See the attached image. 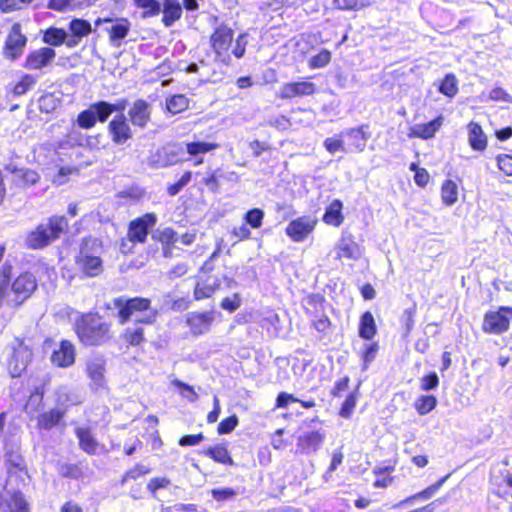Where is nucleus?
<instances>
[{"label": "nucleus", "mask_w": 512, "mask_h": 512, "mask_svg": "<svg viewBox=\"0 0 512 512\" xmlns=\"http://www.w3.org/2000/svg\"><path fill=\"white\" fill-rule=\"evenodd\" d=\"M349 139L348 148L353 152H362L366 146L367 136L363 127L351 128L342 133Z\"/></svg>", "instance_id": "e433bc0d"}, {"label": "nucleus", "mask_w": 512, "mask_h": 512, "mask_svg": "<svg viewBox=\"0 0 512 512\" xmlns=\"http://www.w3.org/2000/svg\"><path fill=\"white\" fill-rule=\"evenodd\" d=\"M74 434L79 448L87 455H96L104 446L96 439L90 427H76Z\"/></svg>", "instance_id": "412c9836"}, {"label": "nucleus", "mask_w": 512, "mask_h": 512, "mask_svg": "<svg viewBox=\"0 0 512 512\" xmlns=\"http://www.w3.org/2000/svg\"><path fill=\"white\" fill-rule=\"evenodd\" d=\"M6 468L9 473L20 471L26 472V464L22 455L18 452L9 451L6 453Z\"/></svg>", "instance_id": "09e8293b"}, {"label": "nucleus", "mask_w": 512, "mask_h": 512, "mask_svg": "<svg viewBox=\"0 0 512 512\" xmlns=\"http://www.w3.org/2000/svg\"><path fill=\"white\" fill-rule=\"evenodd\" d=\"M133 4L142 9L141 17L143 19L158 16L161 12V4L158 0H132Z\"/></svg>", "instance_id": "c03bdc74"}, {"label": "nucleus", "mask_w": 512, "mask_h": 512, "mask_svg": "<svg viewBox=\"0 0 512 512\" xmlns=\"http://www.w3.org/2000/svg\"><path fill=\"white\" fill-rule=\"evenodd\" d=\"M219 249H216L200 268V274L205 277H211V284H217L216 292L229 290L237 285L232 271H222L215 263V258L219 255Z\"/></svg>", "instance_id": "0eeeda50"}, {"label": "nucleus", "mask_w": 512, "mask_h": 512, "mask_svg": "<svg viewBox=\"0 0 512 512\" xmlns=\"http://www.w3.org/2000/svg\"><path fill=\"white\" fill-rule=\"evenodd\" d=\"M437 397L433 394H422L414 401V408L418 415L424 416L433 411L437 406Z\"/></svg>", "instance_id": "58836bf2"}, {"label": "nucleus", "mask_w": 512, "mask_h": 512, "mask_svg": "<svg viewBox=\"0 0 512 512\" xmlns=\"http://www.w3.org/2000/svg\"><path fill=\"white\" fill-rule=\"evenodd\" d=\"M66 412L65 408L59 407L42 411L36 417V428L38 430H52L63 422Z\"/></svg>", "instance_id": "5701e85b"}, {"label": "nucleus", "mask_w": 512, "mask_h": 512, "mask_svg": "<svg viewBox=\"0 0 512 512\" xmlns=\"http://www.w3.org/2000/svg\"><path fill=\"white\" fill-rule=\"evenodd\" d=\"M230 237L234 243H238L240 241L250 239L251 231L246 224H242L231 229Z\"/></svg>", "instance_id": "774afa93"}, {"label": "nucleus", "mask_w": 512, "mask_h": 512, "mask_svg": "<svg viewBox=\"0 0 512 512\" xmlns=\"http://www.w3.org/2000/svg\"><path fill=\"white\" fill-rule=\"evenodd\" d=\"M87 377L98 387H103L106 379V360L103 357L89 359L85 365Z\"/></svg>", "instance_id": "a878e982"}, {"label": "nucleus", "mask_w": 512, "mask_h": 512, "mask_svg": "<svg viewBox=\"0 0 512 512\" xmlns=\"http://www.w3.org/2000/svg\"><path fill=\"white\" fill-rule=\"evenodd\" d=\"M68 29L70 32L66 42L68 48L76 47L84 37H87L92 32L90 22L82 18H73L68 24Z\"/></svg>", "instance_id": "b1692460"}, {"label": "nucleus", "mask_w": 512, "mask_h": 512, "mask_svg": "<svg viewBox=\"0 0 512 512\" xmlns=\"http://www.w3.org/2000/svg\"><path fill=\"white\" fill-rule=\"evenodd\" d=\"M201 454L209 457L214 462L224 466H234L235 462L225 443L210 446L201 451Z\"/></svg>", "instance_id": "c756f323"}, {"label": "nucleus", "mask_w": 512, "mask_h": 512, "mask_svg": "<svg viewBox=\"0 0 512 512\" xmlns=\"http://www.w3.org/2000/svg\"><path fill=\"white\" fill-rule=\"evenodd\" d=\"M37 83V77L32 74H23L10 88L13 96L19 97L26 94Z\"/></svg>", "instance_id": "a19ab883"}, {"label": "nucleus", "mask_w": 512, "mask_h": 512, "mask_svg": "<svg viewBox=\"0 0 512 512\" xmlns=\"http://www.w3.org/2000/svg\"><path fill=\"white\" fill-rule=\"evenodd\" d=\"M215 322V312L209 311H193L185 316V324L189 334L194 337H200L210 332Z\"/></svg>", "instance_id": "f8f14e48"}, {"label": "nucleus", "mask_w": 512, "mask_h": 512, "mask_svg": "<svg viewBox=\"0 0 512 512\" xmlns=\"http://www.w3.org/2000/svg\"><path fill=\"white\" fill-rule=\"evenodd\" d=\"M317 92V85L309 78H301L282 84L277 94L280 100H292L295 98L311 97Z\"/></svg>", "instance_id": "9b49d317"}, {"label": "nucleus", "mask_w": 512, "mask_h": 512, "mask_svg": "<svg viewBox=\"0 0 512 512\" xmlns=\"http://www.w3.org/2000/svg\"><path fill=\"white\" fill-rule=\"evenodd\" d=\"M189 99L184 94H175L166 100V108L171 114H179L189 107Z\"/></svg>", "instance_id": "a18cd8bd"}, {"label": "nucleus", "mask_w": 512, "mask_h": 512, "mask_svg": "<svg viewBox=\"0 0 512 512\" xmlns=\"http://www.w3.org/2000/svg\"><path fill=\"white\" fill-rule=\"evenodd\" d=\"M351 379L348 375H345L339 379H337L333 387L331 388L329 394L332 398H339L342 396V393L348 390L350 386Z\"/></svg>", "instance_id": "e2e57ef3"}, {"label": "nucleus", "mask_w": 512, "mask_h": 512, "mask_svg": "<svg viewBox=\"0 0 512 512\" xmlns=\"http://www.w3.org/2000/svg\"><path fill=\"white\" fill-rule=\"evenodd\" d=\"M512 319V308L501 307L496 312L485 315L484 330L490 333L500 334L508 330Z\"/></svg>", "instance_id": "f3484780"}, {"label": "nucleus", "mask_w": 512, "mask_h": 512, "mask_svg": "<svg viewBox=\"0 0 512 512\" xmlns=\"http://www.w3.org/2000/svg\"><path fill=\"white\" fill-rule=\"evenodd\" d=\"M331 52L327 49H321L316 55H313L308 61L310 69H320L326 67L331 62Z\"/></svg>", "instance_id": "3c124183"}, {"label": "nucleus", "mask_w": 512, "mask_h": 512, "mask_svg": "<svg viewBox=\"0 0 512 512\" xmlns=\"http://www.w3.org/2000/svg\"><path fill=\"white\" fill-rule=\"evenodd\" d=\"M361 249L356 242L355 237L351 233H343L338 244L336 245L335 259L342 261L344 259L357 260L360 256Z\"/></svg>", "instance_id": "aec40b11"}, {"label": "nucleus", "mask_w": 512, "mask_h": 512, "mask_svg": "<svg viewBox=\"0 0 512 512\" xmlns=\"http://www.w3.org/2000/svg\"><path fill=\"white\" fill-rule=\"evenodd\" d=\"M42 41L48 47L54 49V47H60L63 44L66 45L68 33L64 28L50 26L42 32Z\"/></svg>", "instance_id": "f704fd0d"}, {"label": "nucleus", "mask_w": 512, "mask_h": 512, "mask_svg": "<svg viewBox=\"0 0 512 512\" xmlns=\"http://www.w3.org/2000/svg\"><path fill=\"white\" fill-rule=\"evenodd\" d=\"M311 326L320 334L326 335L333 327L331 319L327 315H322L311 322Z\"/></svg>", "instance_id": "338daca9"}, {"label": "nucleus", "mask_w": 512, "mask_h": 512, "mask_svg": "<svg viewBox=\"0 0 512 512\" xmlns=\"http://www.w3.org/2000/svg\"><path fill=\"white\" fill-rule=\"evenodd\" d=\"M28 38L22 33V26L15 22L6 37L2 53L5 59L15 61L20 58L27 45Z\"/></svg>", "instance_id": "9d476101"}, {"label": "nucleus", "mask_w": 512, "mask_h": 512, "mask_svg": "<svg viewBox=\"0 0 512 512\" xmlns=\"http://www.w3.org/2000/svg\"><path fill=\"white\" fill-rule=\"evenodd\" d=\"M443 121H444L443 116L439 115L427 123L416 124L409 129L408 137L410 139H412V138H419L422 140L432 139V138H434L436 133L442 127Z\"/></svg>", "instance_id": "393cba45"}, {"label": "nucleus", "mask_w": 512, "mask_h": 512, "mask_svg": "<svg viewBox=\"0 0 512 512\" xmlns=\"http://www.w3.org/2000/svg\"><path fill=\"white\" fill-rule=\"evenodd\" d=\"M60 474L69 479H78L83 476V470L78 463H66L62 465Z\"/></svg>", "instance_id": "052dcab7"}, {"label": "nucleus", "mask_w": 512, "mask_h": 512, "mask_svg": "<svg viewBox=\"0 0 512 512\" xmlns=\"http://www.w3.org/2000/svg\"><path fill=\"white\" fill-rule=\"evenodd\" d=\"M111 141L115 145H124L133 138V131L123 113L114 116L107 125Z\"/></svg>", "instance_id": "2eb2a0df"}, {"label": "nucleus", "mask_w": 512, "mask_h": 512, "mask_svg": "<svg viewBox=\"0 0 512 512\" xmlns=\"http://www.w3.org/2000/svg\"><path fill=\"white\" fill-rule=\"evenodd\" d=\"M39 110L49 114L55 111L59 105V99L53 93H45L38 100Z\"/></svg>", "instance_id": "603ef678"}, {"label": "nucleus", "mask_w": 512, "mask_h": 512, "mask_svg": "<svg viewBox=\"0 0 512 512\" xmlns=\"http://www.w3.org/2000/svg\"><path fill=\"white\" fill-rule=\"evenodd\" d=\"M438 91L448 98H453L458 93V81L453 73H448L440 81Z\"/></svg>", "instance_id": "49530a36"}, {"label": "nucleus", "mask_w": 512, "mask_h": 512, "mask_svg": "<svg viewBox=\"0 0 512 512\" xmlns=\"http://www.w3.org/2000/svg\"><path fill=\"white\" fill-rule=\"evenodd\" d=\"M97 239L86 236L80 242L79 252L75 256V265L84 278L98 277L103 272V260L98 255H93L89 249L96 244Z\"/></svg>", "instance_id": "20e7f679"}, {"label": "nucleus", "mask_w": 512, "mask_h": 512, "mask_svg": "<svg viewBox=\"0 0 512 512\" xmlns=\"http://www.w3.org/2000/svg\"><path fill=\"white\" fill-rule=\"evenodd\" d=\"M378 333V327L371 311H365L360 315L358 335L361 339L371 341Z\"/></svg>", "instance_id": "2f4dec72"}, {"label": "nucleus", "mask_w": 512, "mask_h": 512, "mask_svg": "<svg viewBox=\"0 0 512 512\" xmlns=\"http://www.w3.org/2000/svg\"><path fill=\"white\" fill-rule=\"evenodd\" d=\"M101 102L92 103L88 109L81 111L77 115V125L79 128L89 130L95 127L97 122L104 123L107 121L105 113H101Z\"/></svg>", "instance_id": "4be33fe9"}, {"label": "nucleus", "mask_w": 512, "mask_h": 512, "mask_svg": "<svg viewBox=\"0 0 512 512\" xmlns=\"http://www.w3.org/2000/svg\"><path fill=\"white\" fill-rule=\"evenodd\" d=\"M152 240L161 244L164 257H171L173 248L178 242V235L172 227H165L156 230L152 234Z\"/></svg>", "instance_id": "cd10ccee"}, {"label": "nucleus", "mask_w": 512, "mask_h": 512, "mask_svg": "<svg viewBox=\"0 0 512 512\" xmlns=\"http://www.w3.org/2000/svg\"><path fill=\"white\" fill-rule=\"evenodd\" d=\"M245 224L253 229H258L263 224L264 212L260 208L249 209L243 216Z\"/></svg>", "instance_id": "864d4df0"}, {"label": "nucleus", "mask_w": 512, "mask_h": 512, "mask_svg": "<svg viewBox=\"0 0 512 512\" xmlns=\"http://www.w3.org/2000/svg\"><path fill=\"white\" fill-rule=\"evenodd\" d=\"M131 30V22L128 18H117L112 22L111 27L106 29L110 43L115 47H120L122 40H124Z\"/></svg>", "instance_id": "bb28decb"}, {"label": "nucleus", "mask_w": 512, "mask_h": 512, "mask_svg": "<svg viewBox=\"0 0 512 512\" xmlns=\"http://www.w3.org/2000/svg\"><path fill=\"white\" fill-rule=\"evenodd\" d=\"M410 171L414 172V182L420 188H425L430 182V174L426 168L419 167L413 162L409 165Z\"/></svg>", "instance_id": "5fc2aeb1"}, {"label": "nucleus", "mask_w": 512, "mask_h": 512, "mask_svg": "<svg viewBox=\"0 0 512 512\" xmlns=\"http://www.w3.org/2000/svg\"><path fill=\"white\" fill-rule=\"evenodd\" d=\"M171 481L167 477H154L147 483V490L151 495H155L160 489H166L170 486Z\"/></svg>", "instance_id": "69168bd1"}, {"label": "nucleus", "mask_w": 512, "mask_h": 512, "mask_svg": "<svg viewBox=\"0 0 512 512\" xmlns=\"http://www.w3.org/2000/svg\"><path fill=\"white\" fill-rule=\"evenodd\" d=\"M304 311L306 315L314 316L321 312H324L326 298L321 293L308 294L304 299Z\"/></svg>", "instance_id": "c9c22d12"}, {"label": "nucleus", "mask_w": 512, "mask_h": 512, "mask_svg": "<svg viewBox=\"0 0 512 512\" xmlns=\"http://www.w3.org/2000/svg\"><path fill=\"white\" fill-rule=\"evenodd\" d=\"M373 0H333V9L340 11H359L371 6Z\"/></svg>", "instance_id": "37998d69"}, {"label": "nucleus", "mask_w": 512, "mask_h": 512, "mask_svg": "<svg viewBox=\"0 0 512 512\" xmlns=\"http://www.w3.org/2000/svg\"><path fill=\"white\" fill-rule=\"evenodd\" d=\"M157 311L136 319L135 325L126 327L120 334V339L127 349L143 346L147 342L143 326L153 325L157 319Z\"/></svg>", "instance_id": "6e6552de"}, {"label": "nucleus", "mask_w": 512, "mask_h": 512, "mask_svg": "<svg viewBox=\"0 0 512 512\" xmlns=\"http://www.w3.org/2000/svg\"><path fill=\"white\" fill-rule=\"evenodd\" d=\"M468 140L474 150H480V125L477 122H470L467 125Z\"/></svg>", "instance_id": "680f3d73"}, {"label": "nucleus", "mask_w": 512, "mask_h": 512, "mask_svg": "<svg viewBox=\"0 0 512 512\" xmlns=\"http://www.w3.org/2000/svg\"><path fill=\"white\" fill-rule=\"evenodd\" d=\"M73 332L83 347H102L114 339L113 325L97 311L79 313L73 322Z\"/></svg>", "instance_id": "f257e3e1"}, {"label": "nucleus", "mask_w": 512, "mask_h": 512, "mask_svg": "<svg viewBox=\"0 0 512 512\" xmlns=\"http://www.w3.org/2000/svg\"><path fill=\"white\" fill-rule=\"evenodd\" d=\"M191 178V171L184 172L178 181L167 186V194L169 196H176L190 182Z\"/></svg>", "instance_id": "13d9d810"}, {"label": "nucleus", "mask_w": 512, "mask_h": 512, "mask_svg": "<svg viewBox=\"0 0 512 512\" xmlns=\"http://www.w3.org/2000/svg\"><path fill=\"white\" fill-rule=\"evenodd\" d=\"M210 281L211 277L200 274L193 288V299L195 301L212 298L217 293V284H211Z\"/></svg>", "instance_id": "72a5a7b5"}, {"label": "nucleus", "mask_w": 512, "mask_h": 512, "mask_svg": "<svg viewBox=\"0 0 512 512\" xmlns=\"http://www.w3.org/2000/svg\"><path fill=\"white\" fill-rule=\"evenodd\" d=\"M157 221V215L153 212H147L132 219L127 226V239L133 244H144Z\"/></svg>", "instance_id": "1a4fd4ad"}, {"label": "nucleus", "mask_w": 512, "mask_h": 512, "mask_svg": "<svg viewBox=\"0 0 512 512\" xmlns=\"http://www.w3.org/2000/svg\"><path fill=\"white\" fill-rule=\"evenodd\" d=\"M162 23L165 27L172 26L181 19L183 9L178 0H163Z\"/></svg>", "instance_id": "473e14b6"}, {"label": "nucleus", "mask_w": 512, "mask_h": 512, "mask_svg": "<svg viewBox=\"0 0 512 512\" xmlns=\"http://www.w3.org/2000/svg\"><path fill=\"white\" fill-rule=\"evenodd\" d=\"M318 220L303 215L291 220L285 228L286 235L294 242H302L315 230Z\"/></svg>", "instance_id": "ddd939ff"}, {"label": "nucleus", "mask_w": 512, "mask_h": 512, "mask_svg": "<svg viewBox=\"0 0 512 512\" xmlns=\"http://www.w3.org/2000/svg\"><path fill=\"white\" fill-rule=\"evenodd\" d=\"M100 102H101L100 112L105 113L107 120L112 115V113L115 111L123 113V111L126 107V104H127L125 99H121V100L117 101L116 103H110V102L103 101V100H100Z\"/></svg>", "instance_id": "bf43d9fd"}, {"label": "nucleus", "mask_w": 512, "mask_h": 512, "mask_svg": "<svg viewBox=\"0 0 512 512\" xmlns=\"http://www.w3.org/2000/svg\"><path fill=\"white\" fill-rule=\"evenodd\" d=\"M152 469L142 463H136L133 467L126 470L120 479V484L124 485L130 480H136L140 477L148 475Z\"/></svg>", "instance_id": "de8ad7c7"}, {"label": "nucleus", "mask_w": 512, "mask_h": 512, "mask_svg": "<svg viewBox=\"0 0 512 512\" xmlns=\"http://www.w3.org/2000/svg\"><path fill=\"white\" fill-rule=\"evenodd\" d=\"M233 40L234 31L225 23L215 27L209 37L210 47L216 59H219L225 65L230 63L229 51Z\"/></svg>", "instance_id": "423d86ee"}, {"label": "nucleus", "mask_w": 512, "mask_h": 512, "mask_svg": "<svg viewBox=\"0 0 512 512\" xmlns=\"http://www.w3.org/2000/svg\"><path fill=\"white\" fill-rule=\"evenodd\" d=\"M439 377L435 371H431L423 375L419 380V388L421 391H432L439 386Z\"/></svg>", "instance_id": "4d7b16f0"}, {"label": "nucleus", "mask_w": 512, "mask_h": 512, "mask_svg": "<svg viewBox=\"0 0 512 512\" xmlns=\"http://www.w3.org/2000/svg\"><path fill=\"white\" fill-rule=\"evenodd\" d=\"M114 308L117 310L116 317L120 324H126L137 314H149L154 312L150 298L135 296H118L112 300Z\"/></svg>", "instance_id": "7ed1b4c3"}, {"label": "nucleus", "mask_w": 512, "mask_h": 512, "mask_svg": "<svg viewBox=\"0 0 512 512\" xmlns=\"http://www.w3.org/2000/svg\"><path fill=\"white\" fill-rule=\"evenodd\" d=\"M441 200L445 206H452L458 200V186L452 179H446L441 185Z\"/></svg>", "instance_id": "79ce46f5"}, {"label": "nucleus", "mask_w": 512, "mask_h": 512, "mask_svg": "<svg viewBox=\"0 0 512 512\" xmlns=\"http://www.w3.org/2000/svg\"><path fill=\"white\" fill-rule=\"evenodd\" d=\"M76 347L72 341L62 339L59 346L51 354V362L58 368H68L74 365L76 361Z\"/></svg>", "instance_id": "a211bd4d"}, {"label": "nucleus", "mask_w": 512, "mask_h": 512, "mask_svg": "<svg viewBox=\"0 0 512 512\" xmlns=\"http://www.w3.org/2000/svg\"><path fill=\"white\" fill-rule=\"evenodd\" d=\"M359 396L360 393L358 386L346 395L338 410V415L341 418L350 419L352 417L357 406Z\"/></svg>", "instance_id": "4c0bfd02"}, {"label": "nucleus", "mask_w": 512, "mask_h": 512, "mask_svg": "<svg viewBox=\"0 0 512 512\" xmlns=\"http://www.w3.org/2000/svg\"><path fill=\"white\" fill-rule=\"evenodd\" d=\"M238 417L234 414L222 419L217 426V433L220 435L231 433L238 425Z\"/></svg>", "instance_id": "0e129e2a"}, {"label": "nucleus", "mask_w": 512, "mask_h": 512, "mask_svg": "<svg viewBox=\"0 0 512 512\" xmlns=\"http://www.w3.org/2000/svg\"><path fill=\"white\" fill-rule=\"evenodd\" d=\"M344 220L345 217L343 214V203L339 199H334L326 207L322 221L326 225L337 228L343 224Z\"/></svg>", "instance_id": "7c9ffc66"}, {"label": "nucleus", "mask_w": 512, "mask_h": 512, "mask_svg": "<svg viewBox=\"0 0 512 512\" xmlns=\"http://www.w3.org/2000/svg\"><path fill=\"white\" fill-rule=\"evenodd\" d=\"M69 230V222L64 215H52L46 223L38 224L25 237V246L30 250H41L60 239Z\"/></svg>", "instance_id": "f03ea898"}, {"label": "nucleus", "mask_w": 512, "mask_h": 512, "mask_svg": "<svg viewBox=\"0 0 512 512\" xmlns=\"http://www.w3.org/2000/svg\"><path fill=\"white\" fill-rule=\"evenodd\" d=\"M33 358L31 339L16 337L12 354L7 361V369L12 378L20 377L27 369Z\"/></svg>", "instance_id": "39448f33"}, {"label": "nucleus", "mask_w": 512, "mask_h": 512, "mask_svg": "<svg viewBox=\"0 0 512 512\" xmlns=\"http://www.w3.org/2000/svg\"><path fill=\"white\" fill-rule=\"evenodd\" d=\"M172 385L178 390L182 397L186 398L190 402H194L198 399V394L193 386L177 379L172 381Z\"/></svg>", "instance_id": "6e6d98bb"}, {"label": "nucleus", "mask_w": 512, "mask_h": 512, "mask_svg": "<svg viewBox=\"0 0 512 512\" xmlns=\"http://www.w3.org/2000/svg\"><path fill=\"white\" fill-rule=\"evenodd\" d=\"M218 147V143L207 141H191L185 144L186 152L194 158L193 165L195 166L201 165L204 162V159L199 157V155L207 154Z\"/></svg>", "instance_id": "c85d7f7f"}, {"label": "nucleus", "mask_w": 512, "mask_h": 512, "mask_svg": "<svg viewBox=\"0 0 512 512\" xmlns=\"http://www.w3.org/2000/svg\"><path fill=\"white\" fill-rule=\"evenodd\" d=\"M56 59V51L48 46L31 50L25 57L22 67L30 71H40L50 66Z\"/></svg>", "instance_id": "4468645a"}, {"label": "nucleus", "mask_w": 512, "mask_h": 512, "mask_svg": "<svg viewBox=\"0 0 512 512\" xmlns=\"http://www.w3.org/2000/svg\"><path fill=\"white\" fill-rule=\"evenodd\" d=\"M152 109L150 104L144 99H137L133 102L128 111V121L134 127L144 129L151 121Z\"/></svg>", "instance_id": "6ab92c4d"}, {"label": "nucleus", "mask_w": 512, "mask_h": 512, "mask_svg": "<svg viewBox=\"0 0 512 512\" xmlns=\"http://www.w3.org/2000/svg\"><path fill=\"white\" fill-rule=\"evenodd\" d=\"M325 438V431L321 427L310 429L298 436L297 449L301 454L314 453L322 447Z\"/></svg>", "instance_id": "dca6fc26"}, {"label": "nucleus", "mask_w": 512, "mask_h": 512, "mask_svg": "<svg viewBox=\"0 0 512 512\" xmlns=\"http://www.w3.org/2000/svg\"><path fill=\"white\" fill-rule=\"evenodd\" d=\"M378 351L379 344L376 341L370 342L364 346V348L360 352L363 370H366L370 366V364L375 360Z\"/></svg>", "instance_id": "8fccbe9b"}, {"label": "nucleus", "mask_w": 512, "mask_h": 512, "mask_svg": "<svg viewBox=\"0 0 512 512\" xmlns=\"http://www.w3.org/2000/svg\"><path fill=\"white\" fill-rule=\"evenodd\" d=\"M5 169L10 173L17 174L23 186L35 185L40 180L39 174L32 169L17 168L16 166L11 165H7Z\"/></svg>", "instance_id": "ea45409f"}]
</instances>
